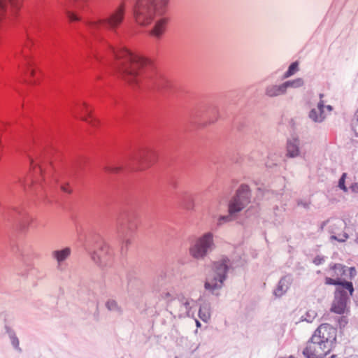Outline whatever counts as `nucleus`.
<instances>
[{
	"label": "nucleus",
	"mask_w": 358,
	"mask_h": 358,
	"mask_svg": "<svg viewBox=\"0 0 358 358\" xmlns=\"http://www.w3.org/2000/svg\"><path fill=\"white\" fill-rule=\"evenodd\" d=\"M348 323V320L345 317H341L339 319H338V324H339V326L340 327H345Z\"/></svg>",
	"instance_id": "nucleus-33"
},
{
	"label": "nucleus",
	"mask_w": 358,
	"mask_h": 358,
	"mask_svg": "<svg viewBox=\"0 0 358 358\" xmlns=\"http://www.w3.org/2000/svg\"><path fill=\"white\" fill-rule=\"evenodd\" d=\"M71 253L70 248H64L61 250H56L52 252V257L57 262V268L62 271V263L67 259Z\"/></svg>",
	"instance_id": "nucleus-17"
},
{
	"label": "nucleus",
	"mask_w": 358,
	"mask_h": 358,
	"mask_svg": "<svg viewBox=\"0 0 358 358\" xmlns=\"http://www.w3.org/2000/svg\"><path fill=\"white\" fill-rule=\"evenodd\" d=\"M350 188L352 192L358 194V182L352 184Z\"/></svg>",
	"instance_id": "nucleus-34"
},
{
	"label": "nucleus",
	"mask_w": 358,
	"mask_h": 358,
	"mask_svg": "<svg viewBox=\"0 0 358 358\" xmlns=\"http://www.w3.org/2000/svg\"><path fill=\"white\" fill-rule=\"evenodd\" d=\"M352 127L356 136H358V110L356 111L355 114V118L352 121Z\"/></svg>",
	"instance_id": "nucleus-29"
},
{
	"label": "nucleus",
	"mask_w": 358,
	"mask_h": 358,
	"mask_svg": "<svg viewBox=\"0 0 358 358\" xmlns=\"http://www.w3.org/2000/svg\"><path fill=\"white\" fill-rule=\"evenodd\" d=\"M317 313L315 310H308L306 315L303 316L304 320L308 322H312L313 320L316 317Z\"/></svg>",
	"instance_id": "nucleus-27"
},
{
	"label": "nucleus",
	"mask_w": 358,
	"mask_h": 358,
	"mask_svg": "<svg viewBox=\"0 0 358 358\" xmlns=\"http://www.w3.org/2000/svg\"><path fill=\"white\" fill-rule=\"evenodd\" d=\"M83 108L85 110L86 113L87 114V115H88L89 117H91V115H90L91 112L87 109V106H85V103H83Z\"/></svg>",
	"instance_id": "nucleus-42"
},
{
	"label": "nucleus",
	"mask_w": 358,
	"mask_h": 358,
	"mask_svg": "<svg viewBox=\"0 0 358 358\" xmlns=\"http://www.w3.org/2000/svg\"><path fill=\"white\" fill-rule=\"evenodd\" d=\"M33 44L32 40L28 36L27 37V42L25 43L24 46L27 48H29Z\"/></svg>",
	"instance_id": "nucleus-39"
},
{
	"label": "nucleus",
	"mask_w": 358,
	"mask_h": 358,
	"mask_svg": "<svg viewBox=\"0 0 358 358\" xmlns=\"http://www.w3.org/2000/svg\"><path fill=\"white\" fill-rule=\"evenodd\" d=\"M94 121H96V120H95V119L92 118V120H91V121H89V122H90V124H92V125H94Z\"/></svg>",
	"instance_id": "nucleus-47"
},
{
	"label": "nucleus",
	"mask_w": 358,
	"mask_h": 358,
	"mask_svg": "<svg viewBox=\"0 0 358 358\" xmlns=\"http://www.w3.org/2000/svg\"><path fill=\"white\" fill-rule=\"evenodd\" d=\"M199 316L201 320L207 322L210 318V306L209 303L202 304L199 310Z\"/></svg>",
	"instance_id": "nucleus-22"
},
{
	"label": "nucleus",
	"mask_w": 358,
	"mask_h": 358,
	"mask_svg": "<svg viewBox=\"0 0 358 358\" xmlns=\"http://www.w3.org/2000/svg\"><path fill=\"white\" fill-rule=\"evenodd\" d=\"M331 350L326 348L320 341L313 340V336H312L307 342L306 346L303 350V354L307 358H323Z\"/></svg>",
	"instance_id": "nucleus-13"
},
{
	"label": "nucleus",
	"mask_w": 358,
	"mask_h": 358,
	"mask_svg": "<svg viewBox=\"0 0 358 358\" xmlns=\"http://www.w3.org/2000/svg\"><path fill=\"white\" fill-rule=\"evenodd\" d=\"M160 87H171V86L169 85H162V86H159Z\"/></svg>",
	"instance_id": "nucleus-49"
},
{
	"label": "nucleus",
	"mask_w": 358,
	"mask_h": 358,
	"mask_svg": "<svg viewBox=\"0 0 358 358\" xmlns=\"http://www.w3.org/2000/svg\"><path fill=\"white\" fill-rule=\"evenodd\" d=\"M82 120H83L84 121L88 122V120H87L86 117H83Z\"/></svg>",
	"instance_id": "nucleus-51"
},
{
	"label": "nucleus",
	"mask_w": 358,
	"mask_h": 358,
	"mask_svg": "<svg viewBox=\"0 0 358 358\" xmlns=\"http://www.w3.org/2000/svg\"><path fill=\"white\" fill-rule=\"evenodd\" d=\"M350 294L346 289L336 287L334 293V299L332 301L331 311L336 314H344L348 310V303L350 300Z\"/></svg>",
	"instance_id": "nucleus-12"
},
{
	"label": "nucleus",
	"mask_w": 358,
	"mask_h": 358,
	"mask_svg": "<svg viewBox=\"0 0 358 358\" xmlns=\"http://www.w3.org/2000/svg\"><path fill=\"white\" fill-rule=\"evenodd\" d=\"M323 94H319V100L315 103L310 102V110L308 112V117L309 120L314 123L320 124L324 121L327 116V113L332 110V106L326 105L325 101L322 99Z\"/></svg>",
	"instance_id": "nucleus-10"
},
{
	"label": "nucleus",
	"mask_w": 358,
	"mask_h": 358,
	"mask_svg": "<svg viewBox=\"0 0 358 358\" xmlns=\"http://www.w3.org/2000/svg\"><path fill=\"white\" fill-rule=\"evenodd\" d=\"M303 81L301 78H298L293 81H289L283 84L284 88H299L303 87Z\"/></svg>",
	"instance_id": "nucleus-24"
},
{
	"label": "nucleus",
	"mask_w": 358,
	"mask_h": 358,
	"mask_svg": "<svg viewBox=\"0 0 358 358\" xmlns=\"http://www.w3.org/2000/svg\"><path fill=\"white\" fill-rule=\"evenodd\" d=\"M300 145L301 142L297 138L288 140L287 143V156L292 158L300 156Z\"/></svg>",
	"instance_id": "nucleus-18"
},
{
	"label": "nucleus",
	"mask_w": 358,
	"mask_h": 358,
	"mask_svg": "<svg viewBox=\"0 0 358 358\" xmlns=\"http://www.w3.org/2000/svg\"><path fill=\"white\" fill-rule=\"evenodd\" d=\"M348 270L350 271V275L351 277L354 276L356 274V270L354 267L349 268Z\"/></svg>",
	"instance_id": "nucleus-41"
},
{
	"label": "nucleus",
	"mask_w": 358,
	"mask_h": 358,
	"mask_svg": "<svg viewBox=\"0 0 358 358\" xmlns=\"http://www.w3.org/2000/svg\"><path fill=\"white\" fill-rule=\"evenodd\" d=\"M68 17L71 21H79L80 18L73 13L68 11L66 13Z\"/></svg>",
	"instance_id": "nucleus-32"
},
{
	"label": "nucleus",
	"mask_w": 358,
	"mask_h": 358,
	"mask_svg": "<svg viewBox=\"0 0 358 358\" xmlns=\"http://www.w3.org/2000/svg\"><path fill=\"white\" fill-rule=\"evenodd\" d=\"M327 222H324L322 225H321V229H322L324 228V227L325 226L326 223Z\"/></svg>",
	"instance_id": "nucleus-46"
},
{
	"label": "nucleus",
	"mask_w": 358,
	"mask_h": 358,
	"mask_svg": "<svg viewBox=\"0 0 358 358\" xmlns=\"http://www.w3.org/2000/svg\"><path fill=\"white\" fill-rule=\"evenodd\" d=\"M331 269L334 272L331 275L338 279H340L341 277L345 275L347 267L341 264H336L331 267Z\"/></svg>",
	"instance_id": "nucleus-23"
},
{
	"label": "nucleus",
	"mask_w": 358,
	"mask_h": 358,
	"mask_svg": "<svg viewBox=\"0 0 358 358\" xmlns=\"http://www.w3.org/2000/svg\"><path fill=\"white\" fill-rule=\"evenodd\" d=\"M176 358H178V357H176Z\"/></svg>",
	"instance_id": "nucleus-54"
},
{
	"label": "nucleus",
	"mask_w": 358,
	"mask_h": 358,
	"mask_svg": "<svg viewBox=\"0 0 358 358\" xmlns=\"http://www.w3.org/2000/svg\"><path fill=\"white\" fill-rule=\"evenodd\" d=\"M215 120H216V119H213V120H210V122H214Z\"/></svg>",
	"instance_id": "nucleus-53"
},
{
	"label": "nucleus",
	"mask_w": 358,
	"mask_h": 358,
	"mask_svg": "<svg viewBox=\"0 0 358 358\" xmlns=\"http://www.w3.org/2000/svg\"><path fill=\"white\" fill-rule=\"evenodd\" d=\"M95 248L96 249H86L92 261L100 268L110 266L113 255L109 245L103 241H100L96 243Z\"/></svg>",
	"instance_id": "nucleus-6"
},
{
	"label": "nucleus",
	"mask_w": 358,
	"mask_h": 358,
	"mask_svg": "<svg viewBox=\"0 0 358 358\" xmlns=\"http://www.w3.org/2000/svg\"><path fill=\"white\" fill-rule=\"evenodd\" d=\"M292 278L291 275L283 276L278 282L276 288L273 290V294L276 297H281L289 289L292 284Z\"/></svg>",
	"instance_id": "nucleus-16"
},
{
	"label": "nucleus",
	"mask_w": 358,
	"mask_h": 358,
	"mask_svg": "<svg viewBox=\"0 0 358 358\" xmlns=\"http://www.w3.org/2000/svg\"><path fill=\"white\" fill-rule=\"evenodd\" d=\"M258 192H259L258 196L261 194L262 195V196H264L266 199H270V194H274L273 192H271L269 190H264L262 187L258 188Z\"/></svg>",
	"instance_id": "nucleus-30"
},
{
	"label": "nucleus",
	"mask_w": 358,
	"mask_h": 358,
	"mask_svg": "<svg viewBox=\"0 0 358 358\" xmlns=\"http://www.w3.org/2000/svg\"><path fill=\"white\" fill-rule=\"evenodd\" d=\"M161 296L164 299L169 300L171 298V295L169 292H163L161 294Z\"/></svg>",
	"instance_id": "nucleus-36"
},
{
	"label": "nucleus",
	"mask_w": 358,
	"mask_h": 358,
	"mask_svg": "<svg viewBox=\"0 0 358 358\" xmlns=\"http://www.w3.org/2000/svg\"><path fill=\"white\" fill-rule=\"evenodd\" d=\"M39 169H40V171H41V173L43 174V169L41 166H39Z\"/></svg>",
	"instance_id": "nucleus-50"
},
{
	"label": "nucleus",
	"mask_w": 358,
	"mask_h": 358,
	"mask_svg": "<svg viewBox=\"0 0 358 358\" xmlns=\"http://www.w3.org/2000/svg\"><path fill=\"white\" fill-rule=\"evenodd\" d=\"M152 155L148 151H141L134 156L129 157L120 164L106 166L104 169L113 173L119 172L124 167H128L131 170L143 169L151 163Z\"/></svg>",
	"instance_id": "nucleus-5"
},
{
	"label": "nucleus",
	"mask_w": 358,
	"mask_h": 358,
	"mask_svg": "<svg viewBox=\"0 0 358 358\" xmlns=\"http://www.w3.org/2000/svg\"><path fill=\"white\" fill-rule=\"evenodd\" d=\"M169 307L174 317H190L194 314L192 309L196 307V302L192 299L182 296L172 299Z\"/></svg>",
	"instance_id": "nucleus-8"
},
{
	"label": "nucleus",
	"mask_w": 358,
	"mask_h": 358,
	"mask_svg": "<svg viewBox=\"0 0 358 358\" xmlns=\"http://www.w3.org/2000/svg\"><path fill=\"white\" fill-rule=\"evenodd\" d=\"M297 205L301 206L305 209H308L310 207V202L306 200L299 199L297 201Z\"/></svg>",
	"instance_id": "nucleus-31"
},
{
	"label": "nucleus",
	"mask_w": 358,
	"mask_h": 358,
	"mask_svg": "<svg viewBox=\"0 0 358 358\" xmlns=\"http://www.w3.org/2000/svg\"><path fill=\"white\" fill-rule=\"evenodd\" d=\"M345 227V223L341 220H335L329 226V231L331 234L330 236L331 240H335L338 242H345L348 238L347 233H341V231Z\"/></svg>",
	"instance_id": "nucleus-14"
},
{
	"label": "nucleus",
	"mask_w": 358,
	"mask_h": 358,
	"mask_svg": "<svg viewBox=\"0 0 358 358\" xmlns=\"http://www.w3.org/2000/svg\"><path fill=\"white\" fill-rule=\"evenodd\" d=\"M196 325L197 327H201V323L199 322V321L196 320Z\"/></svg>",
	"instance_id": "nucleus-44"
},
{
	"label": "nucleus",
	"mask_w": 358,
	"mask_h": 358,
	"mask_svg": "<svg viewBox=\"0 0 358 358\" xmlns=\"http://www.w3.org/2000/svg\"><path fill=\"white\" fill-rule=\"evenodd\" d=\"M299 71V62H294L292 64H290V66L288 68V70L285 73V77L288 78L292 75H294L295 73H296Z\"/></svg>",
	"instance_id": "nucleus-25"
},
{
	"label": "nucleus",
	"mask_w": 358,
	"mask_h": 358,
	"mask_svg": "<svg viewBox=\"0 0 358 358\" xmlns=\"http://www.w3.org/2000/svg\"><path fill=\"white\" fill-rule=\"evenodd\" d=\"M61 189L65 192H67L69 194L71 193V190L70 189H68L66 187V185H61Z\"/></svg>",
	"instance_id": "nucleus-38"
},
{
	"label": "nucleus",
	"mask_w": 358,
	"mask_h": 358,
	"mask_svg": "<svg viewBox=\"0 0 358 358\" xmlns=\"http://www.w3.org/2000/svg\"><path fill=\"white\" fill-rule=\"evenodd\" d=\"M250 201L249 187L246 185H242L236 191V195L228 203V215L217 216V213L225 208L224 202L221 200L211 206L209 213L213 219L217 218L216 225L220 227L225 223L231 222L237 213L244 209Z\"/></svg>",
	"instance_id": "nucleus-2"
},
{
	"label": "nucleus",
	"mask_w": 358,
	"mask_h": 358,
	"mask_svg": "<svg viewBox=\"0 0 358 358\" xmlns=\"http://www.w3.org/2000/svg\"><path fill=\"white\" fill-rule=\"evenodd\" d=\"M325 284L338 285V287H341L343 289H345L348 290L350 292V295H352L354 292L353 285L351 282L341 280V279H338L336 278L334 279L329 277H327L325 278Z\"/></svg>",
	"instance_id": "nucleus-19"
},
{
	"label": "nucleus",
	"mask_w": 358,
	"mask_h": 358,
	"mask_svg": "<svg viewBox=\"0 0 358 358\" xmlns=\"http://www.w3.org/2000/svg\"><path fill=\"white\" fill-rule=\"evenodd\" d=\"M214 247L213 234L211 232H207L192 244L189 253L192 257L201 259L210 252Z\"/></svg>",
	"instance_id": "nucleus-7"
},
{
	"label": "nucleus",
	"mask_w": 358,
	"mask_h": 358,
	"mask_svg": "<svg viewBox=\"0 0 358 358\" xmlns=\"http://www.w3.org/2000/svg\"><path fill=\"white\" fill-rule=\"evenodd\" d=\"M346 176L347 174L345 173H343L339 179L338 184V187L345 192H347L348 190V189L345 185Z\"/></svg>",
	"instance_id": "nucleus-26"
},
{
	"label": "nucleus",
	"mask_w": 358,
	"mask_h": 358,
	"mask_svg": "<svg viewBox=\"0 0 358 358\" xmlns=\"http://www.w3.org/2000/svg\"><path fill=\"white\" fill-rule=\"evenodd\" d=\"M163 11L164 10H159L154 0H136L133 9V15L138 25L147 27L154 22L157 13Z\"/></svg>",
	"instance_id": "nucleus-4"
},
{
	"label": "nucleus",
	"mask_w": 358,
	"mask_h": 358,
	"mask_svg": "<svg viewBox=\"0 0 358 358\" xmlns=\"http://www.w3.org/2000/svg\"><path fill=\"white\" fill-rule=\"evenodd\" d=\"M3 330H5L6 332L7 333L11 345L13 346L14 350L19 353L22 352V349L20 346V341L17 336H16L15 331L12 328L9 327L6 324L4 325Z\"/></svg>",
	"instance_id": "nucleus-20"
},
{
	"label": "nucleus",
	"mask_w": 358,
	"mask_h": 358,
	"mask_svg": "<svg viewBox=\"0 0 358 358\" xmlns=\"http://www.w3.org/2000/svg\"><path fill=\"white\" fill-rule=\"evenodd\" d=\"M280 91H267V95L269 96H276L280 94Z\"/></svg>",
	"instance_id": "nucleus-35"
},
{
	"label": "nucleus",
	"mask_w": 358,
	"mask_h": 358,
	"mask_svg": "<svg viewBox=\"0 0 358 358\" xmlns=\"http://www.w3.org/2000/svg\"><path fill=\"white\" fill-rule=\"evenodd\" d=\"M313 340L320 341L328 350H332L334 347L337 331L329 324H322L315 331Z\"/></svg>",
	"instance_id": "nucleus-9"
},
{
	"label": "nucleus",
	"mask_w": 358,
	"mask_h": 358,
	"mask_svg": "<svg viewBox=\"0 0 358 358\" xmlns=\"http://www.w3.org/2000/svg\"><path fill=\"white\" fill-rule=\"evenodd\" d=\"M20 182L22 183V186L25 189L26 188V187H25V182L24 181H21V180H20Z\"/></svg>",
	"instance_id": "nucleus-48"
},
{
	"label": "nucleus",
	"mask_w": 358,
	"mask_h": 358,
	"mask_svg": "<svg viewBox=\"0 0 358 358\" xmlns=\"http://www.w3.org/2000/svg\"><path fill=\"white\" fill-rule=\"evenodd\" d=\"M168 22L169 19L166 17L157 19L153 27L149 31V34L155 38H160L166 31Z\"/></svg>",
	"instance_id": "nucleus-15"
},
{
	"label": "nucleus",
	"mask_w": 358,
	"mask_h": 358,
	"mask_svg": "<svg viewBox=\"0 0 358 358\" xmlns=\"http://www.w3.org/2000/svg\"><path fill=\"white\" fill-rule=\"evenodd\" d=\"M129 243V241L127 239V240H125V241H123V244H125V245H128Z\"/></svg>",
	"instance_id": "nucleus-45"
},
{
	"label": "nucleus",
	"mask_w": 358,
	"mask_h": 358,
	"mask_svg": "<svg viewBox=\"0 0 358 358\" xmlns=\"http://www.w3.org/2000/svg\"><path fill=\"white\" fill-rule=\"evenodd\" d=\"M105 306L108 310L117 315H122L123 312L122 307L118 304L117 301L113 299H108Z\"/></svg>",
	"instance_id": "nucleus-21"
},
{
	"label": "nucleus",
	"mask_w": 358,
	"mask_h": 358,
	"mask_svg": "<svg viewBox=\"0 0 358 358\" xmlns=\"http://www.w3.org/2000/svg\"><path fill=\"white\" fill-rule=\"evenodd\" d=\"M124 13L125 3H122L108 18L90 22L89 25L92 28H98L99 25L106 24L109 29H115L122 22Z\"/></svg>",
	"instance_id": "nucleus-11"
},
{
	"label": "nucleus",
	"mask_w": 358,
	"mask_h": 358,
	"mask_svg": "<svg viewBox=\"0 0 358 358\" xmlns=\"http://www.w3.org/2000/svg\"><path fill=\"white\" fill-rule=\"evenodd\" d=\"M154 3L158 6L159 10H165L169 3V0H154Z\"/></svg>",
	"instance_id": "nucleus-28"
},
{
	"label": "nucleus",
	"mask_w": 358,
	"mask_h": 358,
	"mask_svg": "<svg viewBox=\"0 0 358 358\" xmlns=\"http://www.w3.org/2000/svg\"><path fill=\"white\" fill-rule=\"evenodd\" d=\"M231 268H232V264L227 257L215 262L206 276L204 283L205 289L213 295L218 296L219 291L222 288L227 279V272Z\"/></svg>",
	"instance_id": "nucleus-3"
},
{
	"label": "nucleus",
	"mask_w": 358,
	"mask_h": 358,
	"mask_svg": "<svg viewBox=\"0 0 358 358\" xmlns=\"http://www.w3.org/2000/svg\"><path fill=\"white\" fill-rule=\"evenodd\" d=\"M12 6L16 5L17 0H8Z\"/></svg>",
	"instance_id": "nucleus-43"
},
{
	"label": "nucleus",
	"mask_w": 358,
	"mask_h": 358,
	"mask_svg": "<svg viewBox=\"0 0 358 358\" xmlns=\"http://www.w3.org/2000/svg\"><path fill=\"white\" fill-rule=\"evenodd\" d=\"M323 261H324V260H323V259H322V258H320V257H316V258H315V259H314V261H313V262H314V263H315V264L318 265V264H322V262Z\"/></svg>",
	"instance_id": "nucleus-40"
},
{
	"label": "nucleus",
	"mask_w": 358,
	"mask_h": 358,
	"mask_svg": "<svg viewBox=\"0 0 358 358\" xmlns=\"http://www.w3.org/2000/svg\"><path fill=\"white\" fill-rule=\"evenodd\" d=\"M33 163H34L33 159H31V166H34V165H33ZM33 168H34V166H33Z\"/></svg>",
	"instance_id": "nucleus-52"
},
{
	"label": "nucleus",
	"mask_w": 358,
	"mask_h": 358,
	"mask_svg": "<svg viewBox=\"0 0 358 358\" xmlns=\"http://www.w3.org/2000/svg\"><path fill=\"white\" fill-rule=\"evenodd\" d=\"M110 48L117 60V76L131 87L140 86V75L147 60L125 47L117 50L113 46Z\"/></svg>",
	"instance_id": "nucleus-1"
},
{
	"label": "nucleus",
	"mask_w": 358,
	"mask_h": 358,
	"mask_svg": "<svg viewBox=\"0 0 358 358\" xmlns=\"http://www.w3.org/2000/svg\"><path fill=\"white\" fill-rule=\"evenodd\" d=\"M27 73L34 77L36 73V70L34 68L29 66L27 68Z\"/></svg>",
	"instance_id": "nucleus-37"
}]
</instances>
